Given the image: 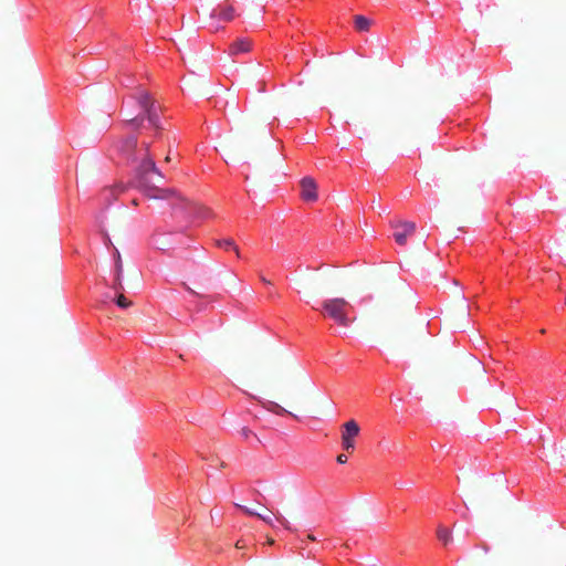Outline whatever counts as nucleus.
I'll return each mask as SVG.
<instances>
[{"mask_svg": "<svg viewBox=\"0 0 566 566\" xmlns=\"http://www.w3.org/2000/svg\"><path fill=\"white\" fill-rule=\"evenodd\" d=\"M111 158L116 164L135 165L133 185L145 196L154 199H172L174 212H190L189 202L176 195L174 189L163 188L164 175L156 167L148 144H112Z\"/></svg>", "mask_w": 566, "mask_h": 566, "instance_id": "f257e3e1", "label": "nucleus"}, {"mask_svg": "<svg viewBox=\"0 0 566 566\" xmlns=\"http://www.w3.org/2000/svg\"><path fill=\"white\" fill-rule=\"evenodd\" d=\"M120 116L126 127L138 134L150 133L151 135L170 140V136H165L167 130V119L159 114V106L151 98L149 93L140 92L137 96L130 97L123 103Z\"/></svg>", "mask_w": 566, "mask_h": 566, "instance_id": "f03ea898", "label": "nucleus"}, {"mask_svg": "<svg viewBox=\"0 0 566 566\" xmlns=\"http://www.w3.org/2000/svg\"><path fill=\"white\" fill-rule=\"evenodd\" d=\"M349 310L350 305L344 298H329L323 302L321 311L324 316L332 318L337 324L348 326L350 323Z\"/></svg>", "mask_w": 566, "mask_h": 566, "instance_id": "7ed1b4c3", "label": "nucleus"}, {"mask_svg": "<svg viewBox=\"0 0 566 566\" xmlns=\"http://www.w3.org/2000/svg\"><path fill=\"white\" fill-rule=\"evenodd\" d=\"M360 432L359 424L355 420H349L342 426V448L352 453L356 448V438Z\"/></svg>", "mask_w": 566, "mask_h": 566, "instance_id": "20e7f679", "label": "nucleus"}, {"mask_svg": "<svg viewBox=\"0 0 566 566\" xmlns=\"http://www.w3.org/2000/svg\"><path fill=\"white\" fill-rule=\"evenodd\" d=\"M391 227L395 229L394 239L397 244L405 245L409 237L416 232V223L411 221H397L392 222Z\"/></svg>", "mask_w": 566, "mask_h": 566, "instance_id": "39448f33", "label": "nucleus"}, {"mask_svg": "<svg viewBox=\"0 0 566 566\" xmlns=\"http://www.w3.org/2000/svg\"><path fill=\"white\" fill-rule=\"evenodd\" d=\"M301 197L308 202L317 199V187L313 178L304 177L301 180Z\"/></svg>", "mask_w": 566, "mask_h": 566, "instance_id": "423d86ee", "label": "nucleus"}, {"mask_svg": "<svg viewBox=\"0 0 566 566\" xmlns=\"http://www.w3.org/2000/svg\"><path fill=\"white\" fill-rule=\"evenodd\" d=\"M235 17L234 8L229 3H222L211 11V18H218L220 21L229 22Z\"/></svg>", "mask_w": 566, "mask_h": 566, "instance_id": "0eeeda50", "label": "nucleus"}, {"mask_svg": "<svg viewBox=\"0 0 566 566\" xmlns=\"http://www.w3.org/2000/svg\"><path fill=\"white\" fill-rule=\"evenodd\" d=\"M115 281H114V290L118 293L123 286H122V273H123V266H122V260L118 250L115 249Z\"/></svg>", "mask_w": 566, "mask_h": 566, "instance_id": "6e6552de", "label": "nucleus"}, {"mask_svg": "<svg viewBox=\"0 0 566 566\" xmlns=\"http://www.w3.org/2000/svg\"><path fill=\"white\" fill-rule=\"evenodd\" d=\"M216 245L224 251H234L237 258H240L239 248L232 239H219L216 241Z\"/></svg>", "mask_w": 566, "mask_h": 566, "instance_id": "1a4fd4ad", "label": "nucleus"}, {"mask_svg": "<svg viewBox=\"0 0 566 566\" xmlns=\"http://www.w3.org/2000/svg\"><path fill=\"white\" fill-rule=\"evenodd\" d=\"M354 24L357 31L365 32L369 30L371 21L365 15H356L354 19Z\"/></svg>", "mask_w": 566, "mask_h": 566, "instance_id": "9d476101", "label": "nucleus"}, {"mask_svg": "<svg viewBox=\"0 0 566 566\" xmlns=\"http://www.w3.org/2000/svg\"><path fill=\"white\" fill-rule=\"evenodd\" d=\"M167 238L165 233H157L153 238V244L156 247V249L160 251H167L170 249L168 243L166 242Z\"/></svg>", "mask_w": 566, "mask_h": 566, "instance_id": "9b49d317", "label": "nucleus"}, {"mask_svg": "<svg viewBox=\"0 0 566 566\" xmlns=\"http://www.w3.org/2000/svg\"><path fill=\"white\" fill-rule=\"evenodd\" d=\"M251 48V44L247 40H238L232 45V51L234 53H245L249 52Z\"/></svg>", "mask_w": 566, "mask_h": 566, "instance_id": "f8f14e48", "label": "nucleus"}, {"mask_svg": "<svg viewBox=\"0 0 566 566\" xmlns=\"http://www.w3.org/2000/svg\"><path fill=\"white\" fill-rule=\"evenodd\" d=\"M437 536L443 545H447L451 541V533L448 527L439 526L437 531Z\"/></svg>", "mask_w": 566, "mask_h": 566, "instance_id": "ddd939ff", "label": "nucleus"}, {"mask_svg": "<svg viewBox=\"0 0 566 566\" xmlns=\"http://www.w3.org/2000/svg\"><path fill=\"white\" fill-rule=\"evenodd\" d=\"M240 434L247 441L254 440L258 443L261 442L258 436L248 427H243L240 431Z\"/></svg>", "mask_w": 566, "mask_h": 566, "instance_id": "4468645a", "label": "nucleus"}, {"mask_svg": "<svg viewBox=\"0 0 566 566\" xmlns=\"http://www.w3.org/2000/svg\"><path fill=\"white\" fill-rule=\"evenodd\" d=\"M116 304L120 308H127L130 305V302L127 301V298L123 294H118L116 298Z\"/></svg>", "mask_w": 566, "mask_h": 566, "instance_id": "2eb2a0df", "label": "nucleus"}, {"mask_svg": "<svg viewBox=\"0 0 566 566\" xmlns=\"http://www.w3.org/2000/svg\"><path fill=\"white\" fill-rule=\"evenodd\" d=\"M126 190V187L125 185L123 184H118V185H115L113 189H111L109 191L112 193H115V195H118V193H122Z\"/></svg>", "mask_w": 566, "mask_h": 566, "instance_id": "dca6fc26", "label": "nucleus"}, {"mask_svg": "<svg viewBox=\"0 0 566 566\" xmlns=\"http://www.w3.org/2000/svg\"><path fill=\"white\" fill-rule=\"evenodd\" d=\"M239 509L244 512L245 514L250 515V516H256L258 517V513H255L254 511H252L251 509L247 507V506H242V505H238Z\"/></svg>", "mask_w": 566, "mask_h": 566, "instance_id": "f3484780", "label": "nucleus"}, {"mask_svg": "<svg viewBox=\"0 0 566 566\" xmlns=\"http://www.w3.org/2000/svg\"><path fill=\"white\" fill-rule=\"evenodd\" d=\"M276 520L284 528L290 530L289 521L284 516H276Z\"/></svg>", "mask_w": 566, "mask_h": 566, "instance_id": "a211bd4d", "label": "nucleus"}, {"mask_svg": "<svg viewBox=\"0 0 566 566\" xmlns=\"http://www.w3.org/2000/svg\"><path fill=\"white\" fill-rule=\"evenodd\" d=\"M198 213L201 218H208L210 216V210L208 208H199Z\"/></svg>", "mask_w": 566, "mask_h": 566, "instance_id": "6ab92c4d", "label": "nucleus"}, {"mask_svg": "<svg viewBox=\"0 0 566 566\" xmlns=\"http://www.w3.org/2000/svg\"><path fill=\"white\" fill-rule=\"evenodd\" d=\"M273 411L276 413V415H285V413H289L283 407L279 406V405H274V409Z\"/></svg>", "mask_w": 566, "mask_h": 566, "instance_id": "aec40b11", "label": "nucleus"}, {"mask_svg": "<svg viewBox=\"0 0 566 566\" xmlns=\"http://www.w3.org/2000/svg\"><path fill=\"white\" fill-rule=\"evenodd\" d=\"M347 460H348V458H347V455H346V454H344V453H342V454H338V455H337V462H338V463H340V464L346 463V462H347Z\"/></svg>", "mask_w": 566, "mask_h": 566, "instance_id": "412c9836", "label": "nucleus"}, {"mask_svg": "<svg viewBox=\"0 0 566 566\" xmlns=\"http://www.w3.org/2000/svg\"><path fill=\"white\" fill-rule=\"evenodd\" d=\"M258 517L268 524H272V518L270 516H264V515L258 514Z\"/></svg>", "mask_w": 566, "mask_h": 566, "instance_id": "4be33fe9", "label": "nucleus"}, {"mask_svg": "<svg viewBox=\"0 0 566 566\" xmlns=\"http://www.w3.org/2000/svg\"><path fill=\"white\" fill-rule=\"evenodd\" d=\"M125 142H126V143H129V142H137V136L128 137Z\"/></svg>", "mask_w": 566, "mask_h": 566, "instance_id": "5701e85b", "label": "nucleus"}, {"mask_svg": "<svg viewBox=\"0 0 566 566\" xmlns=\"http://www.w3.org/2000/svg\"><path fill=\"white\" fill-rule=\"evenodd\" d=\"M235 546H237V548H243V544L241 543V541H238Z\"/></svg>", "mask_w": 566, "mask_h": 566, "instance_id": "b1692460", "label": "nucleus"}, {"mask_svg": "<svg viewBox=\"0 0 566 566\" xmlns=\"http://www.w3.org/2000/svg\"><path fill=\"white\" fill-rule=\"evenodd\" d=\"M165 160H166V161H168V163L171 160L170 151H169V153H168V155L166 156Z\"/></svg>", "mask_w": 566, "mask_h": 566, "instance_id": "393cba45", "label": "nucleus"}, {"mask_svg": "<svg viewBox=\"0 0 566 566\" xmlns=\"http://www.w3.org/2000/svg\"><path fill=\"white\" fill-rule=\"evenodd\" d=\"M308 538H310L311 541H315V539H316L313 535H308Z\"/></svg>", "mask_w": 566, "mask_h": 566, "instance_id": "a878e982", "label": "nucleus"}]
</instances>
